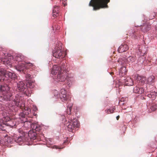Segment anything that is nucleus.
Instances as JSON below:
<instances>
[{
	"instance_id": "1",
	"label": "nucleus",
	"mask_w": 157,
	"mask_h": 157,
	"mask_svg": "<svg viewBox=\"0 0 157 157\" xmlns=\"http://www.w3.org/2000/svg\"><path fill=\"white\" fill-rule=\"evenodd\" d=\"M17 76L15 73L0 70V82L6 84L0 87V91L3 92L2 95L0 96V101H10L13 99V101L16 106H21L23 103V98L17 94L13 98V92L10 90L11 88L12 87V81L17 82Z\"/></svg>"
},
{
	"instance_id": "2",
	"label": "nucleus",
	"mask_w": 157,
	"mask_h": 157,
	"mask_svg": "<svg viewBox=\"0 0 157 157\" xmlns=\"http://www.w3.org/2000/svg\"><path fill=\"white\" fill-rule=\"evenodd\" d=\"M110 0H91L89 4V6L93 7L94 10H98L101 8H107V4Z\"/></svg>"
},
{
	"instance_id": "3",
	"label": "nucleus",
	"mask_w": 157,
	"mask_h": 157,
	"mask_svg": "<svg viewBox=\"0 0 157 157\" xmlns=\"http://www.w3.org/2000/svg\"><path fill=\"white\" fill-rule=\"evenodd\" d=\"M73 78L72 77H69L67 76V73L65 72H60L57 75L56 80L58 82H65L68 85H70L72 82Z\"/></svg>"
},
{
	"instance_id": "4",
	"label": "nucleus",
	"mask_w": 157,
	"mask_h": 157,
	"mask_svg": "<svg viewBox=\"0 0 157 157\" xmlns=\"http://www.w3.org/2000/svg\"><path fill=\"white\" fill-rule=\"evenodd\" d=\"M58 43L59 44L58 45L55 47L53 52V55L56 58L62 59L65 56L62 49V44L60 42Z\"/></svg>"
},
{
	"instance_id": "5",
	"label": "nucleus",
	"mask_w": 157,
	"mask_h": 157,
	"mask_svg": "<svg viewBox=\"0 0 157 157\" xmlns=\"http://www.w3.org/2000/svg\"><path fill=\"white\" fill-rule=\"evenodd\" d=\"M70 98V95L69 93H68L66 90L64 89L61 90L59 98L63 102H66Z\"/></svg>"
},
{
	"instance_id": "6",
	"label": "nucleus",
	"mask_w": 157,
	"mask_h": 157,
	"mask_svg": "<svg viewBox=\"0 0 157 157\" xmlns=\"http://www.w3.org/2000/svg\"><path fill=\"white\" fill-rule=\"evenodd\" d=\"M12 82V86H14L13 82L15 83H17V90L19 92H22L24 91L25 89V86L24 82L22 81H19L17 79V82L14 81Z\"/></svg>"
},
{
	"instance_id": "7",
	"label": "nucleus",
	"mask_w": 157,
	"mask_h": 157,
	"mask_svg": "<svg viewBox=\"0 0 157 157\" xmlns=\"http://www.w3.org/2000/svg\"><path fill=\"white\" fill-rule=\"evenodd\" d=\"M16 69L20 72H23L25 73L26 70V63H21L19 64L16 67Z\"/></svg>"
},
{
	"instance_id": "8",
	"label": "nucleus",
	"mask_w": 157,
	"mask_h": 157,
	"mask_svg": "<svg viewBox=\"0 0 157 157\" xmlns=\"http://www.w3.org/2000/svg\"><path fill=\"white\" fill-rule=\"evenodd\" d=\"M151 28V26L149 23H146L140 26L141 30L143 32L145 33L149 31Z\"/></svg>"
},
{
	"instance_id": "9",
	"label": "nucleus",
	"mask_w": 157,
	"mask_h": 157,
	"mask_svg": "<svg viewBox=\"0 0 157 157\" xmlns=\"http://www.w3.org/2000/svg\"><path fill=\"white\" fill-rule=\"evenodd\" d=\"M3 54L4 55V54L2 51L0 50V62H3L5 64H10L11 63L8 59L5 58H2V56L3 55ZM0 70H2L4 71V70L2 69H0Z\"/></svg>"
},
{
	"instance_id": "10",
	"label": "nucleus",
	"mask_w": 157,
	"mask_h": 157,
	"mask_svg": "<svg viewBox=\"0 0 157 157\" xmlns=\"http://www.w3.org/2000/svg\"><path fill=\"white\" fill-rule=\"evenodd\" d=\"M29 139L25 136H19L15 140V141L20 144H21V142L29 141Z\"/></svg>"
},
{
	"instance_id": "11",
	"label": "nucleus",
	"mask_w": 157,
	"mask_h": 157,
	"mask_svg": "<svg viewBox=\"0 0 157 157\" xmlns=\"http://www.w3.org/2000/svg\"><path fill=\"white\" fill-rule=\"evenodd\" d=\"M60 67H59L58 65H55L53 66L52 71V74H56L57 73L58 74L60 73V71H61V70L60 69Z\"/></svg>"
},
{
	"instance_id": "12",
	"label": "nucleus",
	"mask_w": 157,
	"mask_h": 157,
	"mask_svg": "<svg viewBox=\"0 0 157 157\" xmlns=\"http://www.w3.org/2000/svg\"><path fill=\"white\" fill-rule=\"evenodd\" d=\"M128 49V47L127 44L121 45L118 48V51L119 53H122L127 51Z\"/></svg>"
},
{
	"instance_id": "13",
	"label": "nucleus",
	"mask_w": 157,
	"mask_h": 157,
	"mask_svg": "<svg viewBox=\"0 0 157 157\" xmlns=\"http://www.w3.org/2000/svg\"><path fill=\"white\" fill-rule=\"evenodd\" d=\"M124 80L123 82L124 83V84L126 86H132L133 84L132 80L129 77L126 78Z\"/></svg>"
},
{
	"instance_id": "14",
	"label": "nucleus",
	"mask_w": 157,
	"mask_h": 157,
	"mask_svg": "<svg viewBox=\"0 0 157 157\" xmlns=\"http://www.w3.org/2000/svg\"><path fill=\"white\" fill-rule=\"evenodd\" d=\"M59 9L60 7L59 6H54L53 10V17H55L59 15Z\"/></svg>"
},
{
	"instance_id": "15",
	"label": "nucleus",
	"mask_w": 157,
	"mask_h": 157,
	"mask_svg": "<svg viewBox=\"0 0 157 157\" xmlns=\"http://www.w3.org/2000/svg\"><path fill=\"white\" fill-rule=\"evenodd\" d=\"M134 91L136 93L142 94L144 93V89L143 87L139 88L136 86L134 88Z\"/></svg>"
},
{
	"instance_id": "16",
	"label": "nucleus",
	"mask_w": 157,
	"mask_h": 157,
	"mask_svg": "<svg viewBox=\"0 0 157 157\" xmlns=\"http://www.w3.org/2000/svg\"><path fill=\"white\" fill-rule=\"evenodd\" d=\"M65 126L67 128L68 130L70 132H72L73 130L75 128L71 121H68L65 124Z\"/></svg>"
},
{
	"instance_id": "17",
	"label": "nucleus",
	"mask_w": 157,
	"mask_h": 157,
	"mask_svg": "<svg viewBox=\"0 0 157 157\" xmlns=\"http://www.w3.org/2000/svg\"><path fill=\"white\" fill-rule=\"evenodd\" d=\"M155 77L154 76L152 75L148 78L147 83V84L150 85H152L155 81Z\"/></svg>"
},
{
	"instance_id": "18",
	"label": "nucleus",
	"mask_w": 157,
	"mask_h": 157,
	"mask_svg": "<svg viewBox=\"0 0 157 157\" xmlns=\"http://www.w3.org/2000/svg\"><path fill=\"white\" fill-rule=\"evenodd\" d=\"M136 30V29H131L130 30H128V34L129 36H133L135 38V37L137 36V33H135Z\"/></svg>"
},
{
	"instance_id": "19",
	"label": "nucleus",
	"mask_w": 157,
	"mask_h": 157,
	"mask_svg": "<svg viewBox=\"0 0 157 157\" xmlns=\"http://www.w3.org/2000/svg\"><path fill=\"white\" fill-rule=\"evenodd\" d=\"M26 69H30L34 70L36 67V66L34 64L31 63L29 62L26 63Z\"/></svg>"
},
{
	"instance_id": "20",
	"label": "nucleus",
	"mask_w": 157,
	"mask_h": 157,
	"mask_svg": "<svg viewBox=\"0 0 157 157\" xmlns=\"http://www.w3.org/2000/svg\"><path fill=\"white\" fill-rule=\"evenodd\" d=\"M25 59V57L22 55H18L15 58V60L18 62L22 61Z\"/></svg>"
},
{
	"instance_id": "21",
	"label": "nucleus",
	"mask_w": 157,
	"mask_h": 157,
	"mask_svg": "<svg viewBox=\"0 0 157 157\" xmlns=\"http://www.w3.org/2000/svg\"><path fill=\"white\" fill-rule=\"evenodd\" d=\"M70 121L74 128H78L79 127V124L76 119H74L72 120H71Z\"/></svg>"
},
{
	"instance_id": "22",
	"label": "nucleus",
	"mask_w": 157,
	"mask_h": 157,
	"mask_svg": "<svg viewBox=\"0 0 157 157\" xmlns=\"http://www.w3.org/2000/svg\"><path fill=\"white\" fill-rule=\"evenodd\" d=\"M31 132H30L29 133V136L30 140H34L36 139V134L34 132L32 133Z\"/></svg>"
},
{
	"instance_id": "23",
	"label": "nucleus",
	"mask_w": 157,
	"mask_h": 157,
	"mask_svg": "<svg viewBox=\"0 0 157 157\" xmlns=\"http://www.w3.org/2000/svg\"><path fill=\"white\" fill-rule=\"evenodd\" d=\"M3 120L6 122H9V123H6V124L7 125L13 126V125H11L10 124V122L11 121L10 119V117H4L2 118Z\"/></svg>"
},
{
	"instance_id": "24",
	"label": "nucleus",
	"mask_w": 157,
	"mask_h": 157,
	"mask_svg": "<svg viewBox=\"0 0 157 157\" xmlns=\"http://www.w3.org/2000/svg\"><path fill=\"white\" fill-rule=\"evenodd\" d=\"M126 71V67H122L121 68L120 71V74H121L122 75H125Z\"/></svg>"
},
{
	"instance_id": "25",
	"label": "nucleus",
	"mask_w": 157,
	"mask_h": 157,
	"mask_svg": "<svg viewBox=\"0 0 157 157\" xmlns=\"http://www.w3.org/2000/svg\"><path fill=\"white\" fill-rule=\"evenodd\" d=\"M138 80L141 82L142 84H144L146 81V78L144 76H139L138 78Z\"/></svg>"
},
{
	"instance_id": "26",
	"label": "nucleus",
	"mask_w": 157,
	"mask_h": 157,
	"mask_svg": "<svg viewBox=\"0 0 157 157\" xmlns=\"http://www.w3.org/2000/svg\"><path fill=\"white\" fill-rule=\"evenodd\" d=\"M148 96L154 99L156 96V93L155 92H150L148 94Z\"/></svg>"
},
{
	"instance_id": "27",
	"label": "nucleus",
	"mask_w": 157,
	"mask_h": 157,
	"mask_svg": "<svg viewBox=\"0 0 157 157\" xmlns=\"http://www.w3.org/2000/svg\"><path fill=\"white\" fill-rule=\"evenodd\" d=\"M150 109L152 111H155L157 109V105L154 104H151L150 106Z\"/></svg>"
},
{
	"instance_id": "28",
	"label": "nucleus",
	"mask_w": 157,
	"mask_h": 157,
	"mask_svg": "<svg viewBox=\"0 0 157 157\" xmlns=\"http://www.w3.org/2000/svg\"><path fill=\"white\" fill-rule=\"evenodd\" d=\"M28 83V84L29 87L31 88H33L34 86V82L33 81H32L31 80H30L29 81Z\"/></svg>"
},
{
	"instance_id": "29",
	"label": "nucleus",
	"mask_w": 157,
	"mask_h": 157,
	"mask_svg": "<svg viewBox=\"0 0 157 157\" xmlns=\"http://www.w3.org/2000/svg\"><path fill=\"white\" fill-rule=\"evenodd\" d=\"M24 109V112L25 114L28 115L31 113V110L30 108L28 107H25V108Z\"/></svg>"
},
{
	"instance_id": "30",
	"label": "nucleus",
	"mask_w": 157,
	"mask_h": 157,
	"mask_svg": "<svg viewBox=\"0 0 157 157\" xmlns=\"http://www.w3.org/2000/svg\"><path fill=\"white\" fill-rule=\"evenodd\" d=\"M126 60V59L124 58L123 60L122 59H120L118 61V62L121 65H123Z\"/></svg>"
},
{
	"instance_id": "31",
	"label": "nucleus",
	"mask_w": 157,
	"mask_h": 157,
	"mask_svg": "<svg viewBox=\"0 0 157 157\" xmlns=\"http://www.w3.org/2000/svg\"><path fill=\"white\" fill-rule=\"evenodd\" d=\"M66 65L67 64L63 63L60 66V69L61 70V71H64L66 69Z\"/></svg>"
},
{
	"instance_id": "32",
	"label": "nucleus",
	"mask_w": 157,
	"mask_h": 157,
	"mask_svg": "<svg viewBox=\"0 0 157 157\" xmlns=\"http://www.w3.org/2000/svg\"><path fill=\"white\" fill-rule=\"evenodd\" d=\"M54 96L57 98H59L60 94H59V92L56 90L54 91Z\"/></svg>"
},
{
	"instance_id": "33",
	"label": "nucleus",
	"mask_w": 157,
	"mask_h": 157,
	"mask_svg": "<svg viewBox=\"0 0 157 157\" xmlns=\"http://www.w3.org/2000/svg\"><path fill=\"white\" fill-rule=\"evenodd\" d=\"M144 58L140 57V62L141 63L143 64L144 65H146L147 64V62L146 60H144V61H143Z\"/></svg>"
},
{
	"instance_id": "34",
	"label": "nucleus",
	"mask_w": 157,
	"mask_h": 157,
	"mask_svg": "<svg viewBox=\"0 0 157 157\" xmlns=\"http://www.w3.org/2000/svg\"><path fill=\"white\" fill-rule=\"evenodd\" d=\"M38 124L36 123L32 124L31 125V127L33 129H34L36 131V129L37 128V127L38 126Z\"/></svg>"
},
{
	"instance_id": "35",
	"label": "nucleus",
	"mask_w": 157,
	"mask_h": 157,
	"mask_svg": "<svg viewBox=\"0 0 157 157\" xmlns=\"http://www.w3.org/2000/svg\"><path fill=\"white\" fill-rule=\"evenodd\" d=\"M52 27L53 30H58L60 29L59 26L57 24L53 25L52 26Z\"/></svg>"
},
{
	"instance_id": "36",
	"label": "nucleus",
	"mask_w": 157,
	"mask_h": 157,
	"mask_svg": "<svg viewBox=\"0 0 157 157\" xmlns=\"http://www.w3.org/2000/svg\"><path fill=\"white\" fill-rule=\"evenodd\" d=\"M27 80L29 81L32 78V75L30 74H27L25 76Z\"/></svg>"
},
{
	"instance_id": "37",
	"label": "nucleus",
	"mask_w": 157,
	"mask_h": 157,
	"mask_svg": "<svg viewBox=\"0 0 157 157\" xmlns=\"http://www.w3.org/2000/svg\"><path fill=\"white\" fill-rule=\"evenodd\" d=\"M134 58L133 57H129L128 58V61L129 62V63H132V62H134Z\"/></svg>"
},
{
	"instance_id": "38",
	"label": "nucleus",
	"mask_w": 157,
	"mask_h": 157,
	"mask_svg": "<svg viewBox=\"0 0 157 157\" xmlns=\"http://www.w3.org/2000/svg\"><path fill=\"white\" fill-rule=\"evenodd\" d=\"M116 109L115 107L114 106L111 109H110V111H109L111 113H113Z\"/></svg>"
},
{
	"instance_id": "39",
	"label": "nucleus",
	"mask_w": 157,
	"mask_h": 157,
	"mask_svg": "<svg viewBox=\"0 0 157 157\" xmlns=\"http://www.w3.org/2000/svg\"><path fill=\"white\" fill-rule=\"evenodd\" d=\"M41 129V127L39 125H38L37 128L36 129V131H39Z\"/></svg>"
},
{
	"instance_id": "40",
	"label": "nucleus",
	"mask_w": 157,
	"mask_h": 157,
	"mask_svg": "<svg viewBox=\"0 0 157 157\" xmlns=\"http://www.w3.org/2000/svg\"><path fill=\"white\" fill-rule=\"evenodd\" d=\"M110 111V109H106L105 110V111L107 114H109L111 113L110 112H109Z\"/></svg>"
},
{
	"instance_id": "41",
	"label": "nucleus",
	"mask_w": 157,
	"mask_h": 157,
	"mask_svg": "<svg viewBox=\"0 0 157 157\" xmlns=\"http://www.w3.org/2000/svg\"><path fill=\"white\" fill-rule=\"evenodd\" d=\"M64 0H61V2H62V4L64 6H65L67 5V3L65 2H63V1Z\"/></svg>"
},
{
	"instance_id": "42",
	"label": "nucleus",
	"mask_w": 157,
	"mask_h": 157,
	"mask_svg": "<svg viewBox=\"0 0 157 157\" xmlns=\"http://www.w3.org/2000/svg\"><path fill=\"white\" fill-rule=\"evenodd\" d=\"M67 108H69V110L71 111V109L72 108V107H71V105L69 106V105H68L67 106Z\"/></svg>"
},
{
	"instance_id": "43",
	"label": "nucleus",
	"mask_w": 157,
	"mask_h": 157,
	"mask_svg": "<svg viewBox=\"0 0 157 157\" xmlns=\"http://www.w3.org/2000/svg\"><path fill=\"white\" fill-rule=\"evenodd\" d=\"M119 118H120V116L119 115L117 116L116 117V119H117V120H119Z\"/></svg>"
},
{
	"instance_id": "44",
	"label": "nucleus",
	"mask_w": 157,
	"mask_h": 157,
	"mask_svg": "<svg viewBox=\"0 0 157 157\" xmlns=\"http://www.w3.org/2000/svg\"><path fill=\"white\" fill-rule=\"evenodd\" d=\"M156 30L157 32V26H156Z\"/></svg>"
}]
</instances>
